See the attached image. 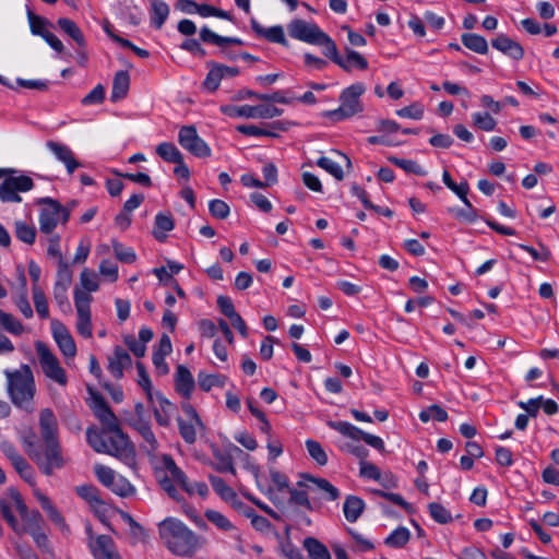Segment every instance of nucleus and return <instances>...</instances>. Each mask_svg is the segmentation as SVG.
<instances>
[{"mask_svg":"<svg viewBox=\"0 0 559 559\" xmlns=\"http://www.w3.org/2000/svg\"><path fill=\"white\" fill-rule=\"evenodd\" d=\"M221 111L228 117L254 118L253 106L250 105H224Z\"/></svg>","mask_w":559,"mask_h":559,"instance_id":"obj_51","label":"nucleus"},{"mask_svg":"<svg viewBox=\"0 0 559 559\" xmlns=\"http://www.w3.org/2000/svg\"><path fill=\"white\" fill-rule=\"evenodd\" d=\"M246 516L249 518L251 520V525L259 532H262V533H265V532H269L272 527V524L271 522L262 516V515H259L254 512V510L250 509L248 511H246Z\"/></svg>","mask_w":559,"mask_h":559,"instance_id":"obj_64","label":"nucleus"},{"mask_svg":"<svg viewBox=\"0 0 559 559\" xmlns=\"http://www.w3.org/2000/svg\"><path fill=\"white\" fill-rule=\"evenodd\" d=\"M132 426L141 435L143 440L146 442L147 449L150 451H156L158 448V441L155 438V435L151 428V425L146 420H144L142 418H138L133 421Z\"/></svg>","mask_w":559,"mask_h":559,"instance_id":"obj_34","label":"nucleus"},{"mask_svg":"<svg viewBox=\"0 0 559 559\" xmlns=\"http://www.w3.org/2000/svg\"><path fill=\"white\" fill-rule=\"evenodd\" d=\"M174 226V219L170 215L158 213L155 217L153 235L157 240L163 241L166 238V233L173 230Z\"/></svg>","mask_w":559,"mask_h":559,"instance_id":"obj_40","label":"nucleus"},{"mask_svg":"<svg viewBox=\"0 0 559 559\" xmlns=\"http://www.w3.org/2000/svg\"><path fill=\"white\" fill-rule=\"evenodd\" d=\"M38 430L40 439L35 435L26 436L23 442L24 449L44 473L50 475L66 464L59 442L58 420L50 408H43L39 412Z\"/></svg>","mask_w":559,"mask_h":559,"instance_id":"obj_1","label":"nucleus"},{"mask_svg":"<svg viewBox=\"0 0 559 559\" xmlns=\"http://www.w3.org/2000/svg\"><path fill=\"white\" fill-rule=\"evenodd\" d=\"M307 480L311 483V489L321 493L322 498L329 501H334L340 497L338 489L324 478H316L308 476Z\"/></svg>","mask_w":559,"mask_h":559,"instance_id":"obj_29","label":"nucleus"},{"mask_svg":"<svg viewBox=\"0 0 559 559\" xmlns=\"http://www.w3.org/2000/svg\"><path fill=\"white\" fill-rule=\"evenodd\" d=\"M131 356L121 346L114 348L112 355L108 357V370L115 379L123 377V370L131 366Z\"/></svg>","mask_w":559,"mask_h":559,"instance_id":"obj_19","label":"nucleus"},{"mask_svg":"<svg viewBox=\"0 0 559 559\" xmlns=\"http://www.w3.org/2000/svg\"><path fill=\"white\" fill-rule=\"evenodd\" d=\"M254 118L272 119L283 114V109H280L273 105H258L253 106Z\"/></svg>","mask_w":559,"mask_h":559,"instance_id":"obj_62","label":"nucleus"},{"mask_svg":"<svg viewBox=\"0 0 559 559\" xmlns=\"http://www.w3.org/2000/svg\"><path fill=\"white\" fill-rule=\"evenodd\" d=\"M473 126L479 130L490 132L497 127L496 119L489 112L477 111L472 115Z\"/></svg>","mask_w":559,"mask_h":559,"instance_id":"obj_43","label":"nucleus"},{"mask_svg":"<svg viewBox=\"0 0 559 559\" xmlns=\"http://www.w3.org/2000/svg\"><path fill=\"white\" fill-rule=\"evenodd\" d=\"M27 17L32 34L43 37L45 32L48 31V21L39 15H36L32 11H28Z\"/></svg>","mask_w":559,"mask_h":559,"instance_id":"obj_56","label":"nucleus"},{"mask_svg":"<svg viewBox=\"0 0 559 559\" xmlns=\"http://www.w3.org/2000/svg\"><path fill=\"white\" fill-rule=\"evenodd\" d=\"M251 26L254 33L269 40L288 47V41L285 37L284 28L281 25L271 26L269 28L263 27L255 20H251Z\"/></svg>","mask_w":559,"mask_h":559,"instance_id":"obj_24","label":"nucleus"},{"mask_svg":"<svg viewBox=\"0 0 559 559\" xmlns=\"http://www.w3.org/2000/svg\"><path fill=\"white\" fill-rule=\"evenodd\" d=\"M411 532L404 526L395 528L386 538L385 544L393 548H401L407 544Z\"/></svg>","mask_w":559,"mask_h":559,"instance_id":"obj_44","label":"nucleus"},{"mask_svg":"<svg viewBox=\"0 0 559 559\" xmlns=\"http://www.w3.org/2000/svg\"><path fill=\"white\" fill-rule=\"evenodd\" d=\"M317 165L333 176L336 180H342L344 178V171L341 165L328 156H321L317 160Z\"/></svg>","mask_w":559,"mask_h":559,"instance_id":"obj_49","label":"nucleus"},{"mask_svg":"<svg viewBox=\"0 0 559 559\" xmlns=\"http://www.w3.org/2000/svg\"><path fill=\"white\" fill-rule=\"evenodd\" d=\"M431 518L441 524H447L452 521L451 513L440 503L431 502L428 506Z\"/></svg>","mask_w":559,"mask_h":559,"instance_id":"obj_58","label":"nucleus"},{"mask_svg":"<svg viewBox=\"0 0 559 559\" xmlns=\"http://www.w3.org/2000/svg\"><path fill=\"white\" fill-rule=\"evenodd\" d=\"M155 473L168 475L175 479L179 486L187 478L185 472L177 466L174 459L169 454H162L155 463Z\"/></svg>","mask_w":559,"mask_h":559,"instance_id":"obj_22","label":"nucleus"},{"mask_svg":"<svg viewBox=\"0 0 559 559\" xmlns=\"http://www.w3.org/2000/svg\"><path fill=\"white\" fill-rule=\"evenodd\" d=\"M81 285L84 288L83 292L90 294L96 292L99 287L98 276L91 270L84 269L80 276Z\"/></svg>","mask_w":559,"mask_h":559,"instance_id":"obj_55","label":"nucleus"},{"mask_svg":"<svg viewBox=\"0 0 559 559\" xmlns=\"http://www.w3.org/2000/svg\"><path fill=\"white\" fill-rule=\"evenodd\" d=\"M70 285L55 283L53 285V299L62 312H70L71 305L68 299V289Z\"/></svg>","mask_w":559,"mask_h":559,"instance_id":"obj_47","label":"nucleus"},{"mask_svg":"<svg viewBox=\"0 0 559 559\" xmlns=\"http://www.w3.org/2000/svg\"><path fill=\"white\" fill-rule=\"evenodd\" d=\"M93 297L76 288L74 290V305L78 314L76 329L78 332L86 338L92 337V318H91V302Z\"/></svg>","mask_w":559,"mask_h":559,"instance_id":"obj_11","label":"nucleus"},{"mask_svg":"<svg viewBox=\"0 0 559 559\" xmlns=\"http://www.w3.org/2000/svg\"><path fill=\"white\" fill-rule=\"evenodd\" d=\"M365 90L362 83H355L343 90L340 96L341 105L337 109L329 112L330 117L342 120L362 111L360 96L365 93Z\"/></svg>","mask_w":559,"mask_h":559,"instance_id":"obj_8","label":"nucleus"},{"mask_svg":"<svg viewBox=\"0 0 559 559\" xmlns=\"http://www.w3.org/2000/svg\"><path fill=\"white\" fill-rule=\"evenodd\" d=\"M463 203L465 204V209H452L451 212L460 221L467 223L475 222L478 217L477 210L472 205L468 199L467 202Z\"/></svg>","mask_w":559,"mask_h":559,"instance_id":"obj_57","label":"nucleus"},{"mask_svg":"<svg viewBox=\"0 0 559 559\" xmlns=\"http://www.w3.org/2000/svg\"><path fill=\"white\" fill-rule=\"evenodd\" d=\"M304 547L308 551L310 559H332L328 548L314 537L305 538Z\"/></svg>","mask_w":559,"mask_h":559,"instance_id":"obj_39","label":"nucleus"},{"mask_svg":"<svg viewBox=\"0 0 559 559\" xmlns=\"http://www.w3.org/2000/svg\"><path fill=\"white\" fill-rule=\"evenodd\" d=\"M86 440L97 453L115 456L131 468L136 466L134 445L119 426L109 430L88 428L86 430Z\"/></svg>","mask_w":559,"mask_h":559,"instance_id":"obj_3","label":"nucleus"},{"mask_svg":"<svg viewBox=\"0 0 559 559\" xmlns=\"http://www.w3.org/2000/svg\"><path fill=\"white\" fill-rule=\"evenodd\" d=\"M14 234L20 241L26 245H33L36 240L35 226L23 221H15Z\"/></svg>","mask_w":559,"mask_h":559,"instance_id":"obj_41","label":"nucleus"},{"mask_svg":"<svg viewBox=\"0 0 559 559\" xmlns=\"http://www.w3.org/2000/svg\"><path fill=\"white\" fill-rule=\"evenodd\" d=\"M156 153L167 163L180 164L183 158L181 152L170 142H163L156 147Z\"/></svg>","mask_w":559,"mask_h":559,"instance_id":"obj_42","label":"nucleus"},{"mask_svg":"<svg viewBox=\"0 0 559 559\" xmlns=\"http://www.w3.org/2000/svg\"><path fill=\"white\" fill-rule=\"evenodd\" d=\"M207 64L211 66V69L203 82V87L209 92H215L218 88L221 81L223 80V76L219 73L218 69L216 68V63L211 62Z\"/></svg>","mask_w":559,"mask_h":559,"instance_id":"obj_54","label":"nucleus"},{"mask_svg":"<svg viewBox=\"0 0 559 559\" xmlns=\"http://www.w3.org/2000/svg\"><path fill=\"white\" fill-rule=\"evenodd\" d=\"M76 492L83 500L88 502L95 511H98L99 508L104 507V501L99 496V490L95 486H80L76 488Z\"/></svg>","mask_w":559,"mask_h":559,"instance_id":"obj_37","label":"nucleus"},{"mask_svg":"<svg viewBox=\"0 0 559 559\" xmlns=\"http://www.w3.org/2000/svg\"><path fill=\"white\" fill-rule=\"evenodd\" d=\"M130 88V75L127 71H118L112 81L110 100L116 103L123 99Z\"/></svg>","mask_w":559,"mask_h":559,"instance_id":"obj_27","label":"nucleus"},{"mask_svg":"<svg viewBox=\"0 0 559 559\" xmlns=\"http://www.w3.org/2000/svg\"><path fill=\"white\" fill-rule=\"evenodd\" d=\"M94 473L98 481L117 496L127 498L135 493L134 486L126 477L117 474L111 467L95 464Z\"/></svg>","mask_w":559,"mask_h":559,"instance_id":"obj_9","label":"nucleus"},{"mask_svg":"<svg viewBox=\"0 0 559 559\" xmlns=\"http://www.w3.org/2000/svg\"><path fill=\"white\" fill-rule=\"evenodd\" d=\"M287 31L292 38L309 45L323 48V55L331 47L332 38L323 32L314 22H308L302 19H294L287 24Z\"/></svg>","mask_w":559,"mask_h":559,"instance_id":"obj_6","label":"nucleus"},{"mask_svg":"<svg viewBox=\"0 0 559 559\" xmlns=\"http://www.w3.org/2000/svg\"><path fill=\"white\" fill-rule=\"evenodd\" d=\"M365 510V502L361 498L357 497V496H347L345 501H344V506H343V512H344V516L345 519L350 522V523H354L356 522L359 516L361 515V513L364 512Z\"/></svg>","mask_w":559,"mask_h":559,"instance_id":"obj_30","label":"nucleus"},{"mask_svg":"<svg viewBox=\"0 0 559 559\" xmlns=\"http://www.w3.org/2000/svg\"><path fill=\"white\" fill-rule=\"evenodd\" d=\"M178 428L182 439L187 443L192 444L197 441L198 431L203 430L204 426L202 421L197 424L195 420H185L182 418H178Z\"/></svg>","mask_w":559,"mask_h":559,"instance_id":"obj_33","label":"nucleus"},{"mask_svg":"<svg viewBox=\"0 0 559 559\" xmlns=\"http://www.w3.org/2000/svg\"><path fill=\"white\" fill-rule=\"evenodd\" d=\"M228 378L221 373H206L204 371H200L198 373V384L201 390L209 392L213 388H223Z\"/></svg>","mask_w":559,"mask_h":559,"instance_id":"obj_32","label":"nucleus"},{"mask_svg":"<svg viewBox=\"0 0 559 559\" xmlns=\"http://www.w3.org/2000/svg\"><path fill=\"white\" fill-rule=\"evenodd\" d=\"M156 479L162 487V489L167 492V495L176 501L180 500L179 492L176 488L177 481L170 478L168 475L155 473Z\"/></svg>","mask_w":559,"mask_h":559,"instance_id":"obj_53","label":"nucleus"},{"mask_svg":"<svg viewBox=\"0 0 559 559\" xmlns=\"http://www.w3.org/2000/svg\"><path fill=\"white\" fill-rule=\"evenodd\" d=\"M204 515L209 522H211L222 531L227 532L234 528L231 522L223 513L216 510H206Z\"/></svg>","mask_w":559,"mask_h":559,"instance_id":"obj_52","label":"nucleus"},{"mask_svg":"<svg viewBox=\"0 0 559 559\" xmlns=\"http://www.w3.org/2000/svg\"><path fill=\"white\" fill-rule=\"evenodd\" d=\"M306 448L313 461H316L320 466L326 465L328 454L318 441L308 439L306 441Z\"/></svg>","mask_w":559,"mask_h":559,"instance_id":"obj_48","label":"nucleus"},{"mask_svg":"<svg viewBox=\"0 0 559 559\" xmlns=\"http://www.w3.org/2000/svg\"><path fill=\"white\" fill-rule=\"evenodd\" d=\"M4 376L11 402L16 407L32 413L34 411L33 401L36 394V384L31 367L24 364L16 370H4Z\"/></svg>","mask_w":559,"mask_h":559,"instance_id":"obj_5","label":"nucleus"},{"mask_svg":"<svg viewBox=\"0 0 559 559\" xmlns=\"http://www.w3.org/2000/svg\"><path fill=\"white\" fill-rule=\"evenodd\" d=\"M389 160L408 174H415L418 176L426 175L425 169L413 159L399 158V157L392 156V157H389Z\"/></svg>","mask_w":559,"mask_h":559,"instance_id":"obj_50","label":"nucleus"},{"mask_svg":"<svg viewBox=\"0 0 559 559\" xmlns=\"http://www.w3.org/2000/svg\"><path fill=\"white\" fill-rule=\"evenodd\" d=\"M92 409L97 419L104 425L102 430H109L119 426L117 416L102 396L94 397Z\"/></svg>","mask_w":559,"mask_h":559,"instance_id":"obj_21","label":"nucleus"},{"mask_svg":"<svg viewBox=\"0 0 559 559\" xmlns=\"http://www.w3.org/2000/svg\"><path fill=\"white\" fill-rule=\"evenodd\" d=\"M162 545L173 555L191 558L201 546V537L177 518H166L157 525Z\"/></svg>","mask_w":559,"mask_h":559,"instance_id":"obj_4","label":"nucleus"},{"mask_svg":"<svg viewBox=\"0 0 559 559\" xmlns=\"http://www.w3.org/2000/svg\"><path fill=\"white\" fill-rule=\"evenodd\" d=\"M178 142L195 157L205 158L211 156L210 146L199 136L194 126H183L179 130Z\"/></svg>","mask_w":559,"mask_h":559,"instance_id":"obj_13","label":"nucleus"},{"mask_svg":"<svg viewBox=\"0 0 559 559\" xmlns=\"http://www.w3.org/2000/svg\"><path fill=\"white\" fill-rule=\"evenodd\" d=\"M34 187V181L28 176H10L0 182V200L2 202H22L19 192H27Z\"/></svg>","mask_w":559,"mask_h":559,"instance_id":"obj_12","label":"nucleus"},{"mask_svg":"<svg viewBox=\"0 0 559 559\" xmlns=\"http://www.w3.org/2000/svg\"><path fill=\"white\" fill-rule=\"evenodd\" d=\"M0 330L13 336H21L26 333L27 328L12 313L0 309Z\"/></svg>","mask_w":559,"mask_h":559,"instance_id":"obj_28","label":"nucleus"},{"mask_svg":"<svg viewBox=\"0 0 559 559\" xmlns=\"http://www.w3.org/2000/svg\"><path fill=\"white\" fill-rule=\"evenodd\" d=\"M52 336L66 358L76 355V345L67 328L59 321H52Z\"/></svg>","mask_w":559,"mask_h":559,"instance_id":"obj_16","label":"nucleus"},{"mask_svg":"<svg viewBox=\"0 0 559 559\" xmlns=\"http://www.w3.org/2000/svg\"><path fill=\"white\" fill-rule=\"evenodd\" d=\"M46 146L66 166L68 174L72 175L80 167V163L75 159L74 153L68 145L56 141H48Z\"/></svg>","mask_w":559,"mask_h":559,"instance_id":"obj_17","label":"nucleus"},{"mask_svg":"<svg viewBox=\"0 0 559 559\" xmlns=\"http://www.w3.org/2000/svg\"><path fill=\"white\" fill-rule=\"evenodd\" d=\"M112 248L116 258L123 263H133L136 254L132 248L126 247L118 241L112 242Z\"/></svg>","mask_w":559,"mask_h":559,"instance_id":"obj_59","label":"nucleus"},{"mask_svg":"<svg viewBox=\"0 0 559 559\" xmlns=\"http://www.w3.org/2000/svg\"><path fill=\"white\" fill-rule=\"evenodd\" d=\"M491 46L513 60H521L524 57L523 47L504 34H499L491 40Z\"/></svg>","mask_w":559,"mask_h":559,"instance_id":"obj_20","label":"nucleus"},{"mask_svg":"<svg viewBox=\"0 0 559 559\" xmlns=\"http://www.w3.org/2000/svg\"><path fill=\"white\" fill-rule=\"evenodd\" d=\"M443 183L453 191L462 202H467V193L469 190L468 183L466 181H462L460 185H456L448 170H444L442 174Z\"/></svg>","mask_w":559,"mask_h":559,"instance_id":"obj_45","label":"nucleus"},{"mask_svg":"<svg viewBox=\"0 0 559 559\" xmlns=\"http://www.w3.org/2000/svg\"><path fill=\"white\" fill-rule=\"evenodd\" d=\"M518 247L520 249H522L523 251L527 252L528 254H531V257L536 261L546 262V261L550 260V258H551L550 250L543 243H539V247H540L539 251L536 250L535 248L524 245V243H519Z\"/></svg>","mask_w":559,"mask_h":559,"instance_id":"obj_60","label":"nucleus"},{"mask_svg":"<svg viewBox=\"0 0 559 559\" xmlns=\"http://www.w3.org/2000/svg\"><path fill=\"white\" fill-rule=\"evenodd\" d=\"M87 546L94 559H121L115 543L109 535H97L87 540Z\"/></svg>","mask_w":559,"mask_h":559,"instance_id":"obj_15","label":"nucleus"},{"mask_svg":"<svg viewBox=\"0 0 559 559\" xmlns=\"http://www.w3.org/2000/svg\"><path fill=\"white\" fill-rule=\"evenodd\" d=\"M170 9L163 0H154L151 4V22L156 29H160L168 19Z\"/></svg>","mask_w":559,"mask_h":559,"instance_id":"obj_31","label":"nucleus"},{"mask_svg":"<svg viewBox=\"0 0 559 559\" xmlns=\"http://www.w3.org/2000/svg\"><path fill=\"white\" fill-rule=\"evenodd\" d=\"M209 211L215 218L225 219L229 215L230 209L225 201L215 199L209 203Z\"/></svg>","mask_w":559,"mask_h":559,"instance_id":"obj_63","label":"nucleus"},{"mask_svg":"<svg viewBox=\"0 0 559 559\" xmlns=\"http://www.w3.org/2000/svg\"><path fill=\"white\" fill-rule=\"evenodd\" d=\"M32 295L34 307L40 319L49 318V307L47 297L43 290V288L38 284H33L32 286Z\"/></svg>","mask_w":559,"mask_h":559,"instance_id":"obj_38","label":"nucleus"},{"mask_svg":"<svg viewBox=\"0 0 559 559\" xmlns=\"http://www.w3.org/2000/svg\"><path fill=\"white\" fill-rule=\"evenodd\" d=\"M324 56L330 58L334 63H336L345 71H352L354 68L359 70H366L368 68L367 59L358 51L353 49L347 48L346 58H342L337 51V47L334 40H332L331 47H328Z\"/></svg>","mask_w":559,"mask_h":559,"instance_id":"obj_14","label":"nucleus"},{"mask_svg":"<svg viewBox=\"0 0 559 559\" xmlns=\"http://www.w3.org/2000/svg\"><path fill=\"white\" fill-rule=\"evenodd\" d=\"M462 44L469 50L486 55L488 52V44L485 37L475 33H465L461 36Z\"/></svg>","mask_w":559,"mask_h":559,"instance_id":"obj_36","label":"nucleus"},{"mask_svg":"<svg viewBox=\"0 0 559 559\" xmlns=\"http://www.w3.org/2000/svg\"><path fill=\"white\" fill-rule=\"evenodd\" d=\"M40 203L44 205L38 218L40 233L50 235L59 223L66 224L69 221L70 212L58 201L44 198Z\"/></svg>","mask_w":559,"mask_h":559,"instance_id":"obj_7","label":"nucleus"},{"mask_svg":"<svg viewBox=\"0 0 559 559\" xmlns=\"http://www.w3.org/2000/svg\"><path fill=\"white\" fill-rule=\"evenodd\" d=\"M151 403L157 424L162 427H168L175 411V405L159 392L153 394V402Z\"/></svg>","mask_w":559,"mask_h":559,"instance_id":"obj_18","label":"nucleus"},{"mask_svg":"<svg viewBox=\"0 0 559 559\" xmlns=\"http://www.w3.org/2000/svg\"><path fill=\"white\" fill-rule=\"evenodd\" d=\"M34 496L39 502L43 510L46 512L48 519L57 525L61 531H68V525L64 518L53 506L49 497L43 493L38 488H34Z\"/></svg>","mask_w":559,"mask_h":559,"instance_id":"obj_23","label":"nucleus"},{"mask_svg":"<svg viewBox=\"0 0 559 559\" xmlns=\"http://www.w3.org/2000/svg\"><path fill=\"white\" fill-rule=\"evenodd\" d=\"M12 465L21 475V477L33 487V489L36 488L34 481V471L23 456H15L14 463Z\"/></svg>","mask_w":559,"mask_h":559,"instance_id":"obj_46","label":"nucleus"},{"mask_svg":"<svg viewBox=\"0 0 559 559\" xmlns=\"http://www.w3.org/2000/svg\"><path fill=\"white\" fill-rule=\"evenodd\" d=\"M209 480L214 489V491L225 501L230 503L234 507H240L241 502L238 499L235 490L229 487L225 480L221 477L210 475Z\"/></svg>","mask_w":559,"mask_h":559,"instance_id":"obj_26","label":"nucleus"},{"mask_svg":"<svg viewBox=\"0 0 559 559\" xmlns=\"http://www.w3.org/2000/svg\"><path fill=\"white\" fill-rule=\"evenodd\" d=\"M35 349L44 374L51 381L64 386L68 383L66 370L60 366L57 356L43 342H36Z\"/></svg>","mask_w":559,"mask_h":559,"instance_id":"obj_10","label":"nucleus"},{"mask_svg":"<svg viewBox=\"0 0 559 559\" xmlns=\"http://www.w3.org/2000/svg\"><path fill=\"white\" fill-rule=\"evenodd\" d=\"M0 511L16 535L29 534L39 548L47 549L48 537L43 532L41 514L37 510H29L16 489L7 490L5 496L0 499Z\"/></svg>","mask_w":559,"mask_h":559,"instance_id":"obj_2","label":"nucleus"},{"mask_svg":"<svg viewBox=\"0 0 559 559\" xmlns=\"http://www.w3.org/2000/svg\"><path fill=\"white\" fill-rule=\"evenodd\" d=\"M59 28L72 38L80 47L85 46V38L76 23L68 17H60L57 21Z\"/></svg>","mask_w":559,"mask_h":559,"instance_id":"obj_35","label":"nucleus"},{"mask_svg":"<svg viewBox=\"0 0 559 559\" xmlns=\"http://www.w3.org/2000/svg\"><path fill=\"white\" fill-rule=\"evenodd\" d=\"M176 391L185 399H190L194 389V379L190 370L179 365L175 374Z\"/></svg>","mask_w":559,"mask_h":559,"instance_id":"obj_25","label":"nucleus"},{"mask_svg":"<svg viewBox=\"0 0 559 559\" xmlns=\"http://www.w3.org/2000/svg\"><path fill=\"white\" fill-rule=\"evenodd\" d=\"M396 115L401 118L420 120L424 116V106L419 103H413L409 106L396 110Z\"/></svg>","mask_w":559,"mask_h":559,"instance_id":"obj_61","label":"nucleus"}]
</instances>
